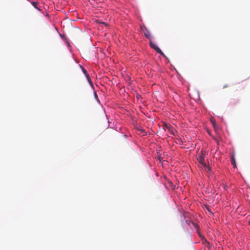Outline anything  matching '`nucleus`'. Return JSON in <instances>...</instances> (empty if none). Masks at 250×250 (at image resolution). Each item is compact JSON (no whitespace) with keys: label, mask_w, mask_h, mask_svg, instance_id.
<instances>
[{"label":"nucleus","mask_w":250,"mask_h":250,"mask_svg":"<svg viewBox=\"0 0 250 250\" xmlns=\"http://www.w3.org/2000/svg\"><path fill=\"white\" fill-rule=\"evenodd\" d=\"M172 134H173V135H174V132L173 131Z\"/></svg>","instance_id":"14"},{"label":"nucleus","mask_w":250,"mask_h":250,"mask_svg":"<svg viewBox=\"0 0 250 250\" xmlns=\"http://www.w3.org/2000/svg\"><path fill=\"white\" fill-rule=\"evenodd\" d=\"M83 73L85 75V76H86L88 74L87 73L86 70L85 69H84L83 68Z\"/></svg>","instance_id":"9"},{"label":"nucleus","mask_w":250,"mask_h":250,"mask_svg":"<svg viewBox=\"0 0 250 250\" xmlns=\"http://www.w3.org/2000/svg\"><path fill=\"white\" fill-rule=\"evenodd\" d=\"M206 152L205 151L201 150L199 153L197 157V160L199 162L202 164L204 167H207L206 164L205 163V156Z\"/></svg>","instance_id":"1"},{"label":"nucleus","mask_w":250,"mask_h":250,"mask_svg":"<svg viewBox=\"0 0 250 250\" xmlns=\"http://www.w3.org/2000/svg\"><path fill=\"white\" fill-rule=\"evenodd\" d=\"M228 87V85L227 84H226L224 86H223V88H226V87Z\"/></svg>","instance_id":"13"},{"label":"nucleus","mask_w":250,"mask_h":250,"mask_svg":"<svg viewBox=\"0 0 250 250\" xmlns=\"http://www.w3.org/2000/svg\"><path fill=\"white\" fill-rule=\"evenodd\" d=\"M32 5L37 9H38L40 11H42V10L40 9V8L38 6V2H34L32 1L31 2Z\"/></svg>","instance_id":"5"},{"label":"nucleus","mask_w":250,"mask_h":250,"mask_svg":"<svg viewBox=\"0 0 250 250\" xmlns=\"http://www.w3.org/2000/svg\"><path fill=\"white\" fill-rule=\"evenodd\" d=\"M86 78H87V79L89 82V83H90V84L92 86V81H91V80L90 79V77L89 76V75L88 74L86 76Z\"/></svg>","instance_id":"8"},{"label":"nucleus","mask_w":250,"mask_h":250,"mask_svg":"<svg viewBox=\"0 0 250 250\" xmlns=\"http://www.w3.org/2000/svg\"><path fill=\"white\" fill-rule=\"evenodd\" d=\"M94 96H95V98L96 99H98V96H97V94L96 92H94Z\"/></svg>","instance_id":"12"},{"label":"nucleus","mask_w":250,"mask_h":250,"mask_svg":"<svg viewBox=\"0 0 250 250\" xmlns=\"http://www.w3.org/2000/svg\"><path fill=\"white\" fill-rule=\"evenodd\" d=\"M192 224L193 225V226H194L195 229H196L197 231L198 232V233L200 237H201V235L199 232V226L196 225V224H195L194 223H192Z\"/></svg>","instance_id":"6"},{"label":"nucleus","mask_w":250,"mask_h":250,"mask_svg":"<svg viewBox=\"0 0 250 250\" xmlns=\"http://www.w3.org/2000/svg\"><path fill=\"white\" fill-rule=\"evenodd\" d=\"M164 129L165 130L167 129L168 131L171 134H172V133H171L172 132L171 126V125L170 124H164Z\"/></svg>","instance_id":"4"},{"label":"nucleus","mask_w":250,"mask_h":250,"mask_svg":"<svg viewBox=\"0 0 250 250\" xmlns=\"http://www.w3.org/2000/svg\"><path fill=\"white\" fill-rule=\"evenodd\" d=\"M235 152H233L232 154H231V158H235Z\"/></svg>","instance_id":"10"},{"label":"nucleus","mask_w":250,"mask_h":250,"mask_svg":"<svg viewBox=\"0 0 250 250\" xmlns=\"http://www.w3.org/2000/svg\"><path fill=\"white\" fill-rule=\"evenodd\" d=\"M149 44L151 48H153L156 51V52L164 56V53L162 52L161 50L156 45V43L153 42L152 41H149Z\"/></svg>","instance_id":"2"},{"label":"nucleus","mask_w":250,"mask_h":250,"mask_svg":"<svg viewBox=\"0 0 250 250\" xmlns=\"http://www.w3.org/2000/svg\"><path fill=\"white\" fill-rule=\"evenodd\" d=\"M207 209L208 210V211L210 213V214H213V213L210 211V210L208 207H207Z\"/></svg>","instance_id":"11"},{"label":"nucleus","mask_w":250,"mask_h":250,"mask_svg":"<svg viewBox=\"0 0 250 250\" xmlns=\"http://www.w3.org/2000/svg\"><path fill=\"white\" fill-rule=\"evenodd\" d=\"M144 35L147 39L149 40H150L152 37L150 32L147 29H146L145 31H144Z\"/></svg>","instance_id":"3"},{"label":"nucleus","mask_w":250,"mask_h":250,"mask_svg":"<svg viewBox=\"0 0 250 250\" xmlns=\"http://www.w3.org/2000/svg\"><path fill=\"white\" fill-rule=\"evenodd\" d=\"M231 164L233 165L234 167H236L235 158H231Z\"/></svg>","instance_id":"7"}]
</instances>
